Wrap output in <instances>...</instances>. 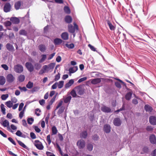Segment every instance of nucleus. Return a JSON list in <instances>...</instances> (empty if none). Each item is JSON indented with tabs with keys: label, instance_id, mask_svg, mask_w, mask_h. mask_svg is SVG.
I'll return each instance as SVG.
<instances>
[{
	"label": "nucleus",
	"instance_id": "obj_1",
	"mask_svg": "<svg viewBox=\"0 0 156 156\" xmlns=\"http://www.w3.org/2000/svg\"><path fill=\"white\" fill-rule=\"evenodd\" d=\"M74 27H73L72 25L70 24L68 26V28L69 31L72 33H74L76 30H78V29L77 25L75 23H73Z\"/></svg>",
	"mask_w": 156,
	"mask_h": 156
},
{
	"label": "nucleus",
	"instance_id": "obj_2",
	"mask_svg": "<svg viewBox=\"0 0 156 156\" xmlns=\"http://www.w3.org/2000/svg\"><path fill=\"white\" fill-rule=\"evenodd\" d=\"M14 71L16 73H21L23 71V66L20 64L15 65L13 68Z\"/></svg>",
	"mask_w": 156,
	"mask_h": 156
},
{
	"label": "nucleus",
	"instance_id": "obj_3",
	"mask_svg": "<svg viewBox=\"0 0 156 156\" xmlns=\"http://www.w3.org/2000/svg\"><path fill=\"white\" fill-rule=\"evenodd\" d=\"M34 144L36 148L39 150H42L44 148V147L42 143L38 140H35Z\"/></svg>",
	"mask_w": 156,
	"mask_h": 156
},
{
	"label": "nucleus",
	"instance_id": "obj_4",
	"mask_svg": "<svg viewBox=\"0 0 156 156\" xmlns=\"http://www.w3.org/2000/svg\"><path fill=\"white\" fill-rule=\"evenodd\" d=\"M76 93L80 95L83 94L84 92V89L81 86H78L75 87Z\"/></svg>",
	"mask_w": 156,
	"mask_h": 156
},
{
	"label": "nucleus",
	"instance_id": "obj_5",
	"mask_svg": "<svg viewBox=\"0 0 156 156\" xmlns=\"http://www.w3.org/2000/svg\"><path fill=\"white\" fill-rule=\"evenodd\" d=\"M1 124L4 127H6L8 130L12 133H13V131H12L10 128L9 126V122L7 120L2 121V122H1Z\"/></svg>",
	"mask_w": 156,
	"mask_h": 156
},
{
	"label": "nucleus",
	"instance_id": "obj_6",
	"mask_svg": "<svg viewBox=\"0 0 156 156\" xmlns=\"http://www.w3.org/2000/svg\"><path fill=\"white\" fill-rule=\"evenodd\" d=\"M77 145L80 149L83 148L85 146L84 141L82 139L79 140L77 143Z\"/></svg>",
	"mask_w": 156,
	"mask_h": 156
},
{
	"label": "nucleus",
	"instance_id": "obj_7",
	"mask_svg": "<svg viewBox=\"0 0 156 156\" xmlns=\"http://www.w3.org/2000/svg\"><path fill=\"white\" fill-rule=\"evenodd\" d=\"M6 79L7 82L11 83L12 82L14 81L15 78L12 74H9L7 75Z\"/></svg>",
	"mask_w": 156,
	"mask_h": 156
},
{
	"label": "nucleus",
	"instance_id": "obj_8",
	"mask_svg": "<svg viewBox=\"0 0 156 156\" xmlns=\"http://www.w3.org/2000/svg\"><path fill=\"white\" fill-rule=\"evenodd\" d=\"M25 66L28 70L30 72H32L33 71L34 67L31 63L27 62L26 63Z\"/></svg>",
	"mask_w": 156,
	"mask_h": 156
},
{
	"label": "nucleus",
	"instance_id": "obj_9",
	"mask_svg": "<svg viewBox=\"0 0 156 156\" xmlns=\"http://www.w3.org/2000/svg\"><path fill=\"white\" fill-rule=\"evenodd\" d=\"M101 109L102 112L105 113L110 112L111 111V109L110 108L105 105L101 107Z\"/></svg>",
	"mask_w": 156,
	"mask_h": 156
},
{
	"label": "nucleus",
	"instance_id": "obj_10",
	"mask_svg": "<svg viewBox=\"0 0 156 156\" xmlns=\"http://www.w3.org/2000/svg\"><path fill=\"white\" fill-rule=\"evenodd\" d=\"M150 122L152 125H156V117L154 116H151L149 119Z\"/></svg>",
	"mask_w": 156,
	"mask_h": 156
},
{
	"label": "nucleus",
	"instance_id": "obj_11",
	"mask_svg": "<svg viewBox=\"0 0 156 156\" xmlns=\"http://www.w3.org/2000/svg\"><path fill=\"white\" fill-rule=\"evenodd\" d=\"M11 8V5L9 3L6 4L4 6V10L5 12H8L10 11Z\"/></svg>",
	"mask_w": 156,
	"mask_h": 156
},
{
	"label": "nucleus",
	"instance_id": "obj_12",
	"mask_svg": "<svg viewBox=\"0 0 156 156\" xmlns=\"http://www.w3.org/2000/svg\"><path fill=\"white\" fill-rule=\"evenodd\" d=\"M62 42V40L60 38H56L54 40L53 43L55 45H58L61 44Z\"/></svg>",
	"mask_w": 156,
	"mask_h": 156
},
{
	"label": "nucleus",
	"instance_id": "obj_13",
	"mask_svg": "<svg viewBox=\"0 0 156 156\" xmlns=\"http://www.w3.org/2000/svg\"><path fill=\"white\" fill-rule=\"evenodd\" d=\"M121 121L119 118H116L113 120L114 124L115 126H119L121 125Z\"/></svg>",
	"mask_w": 156,
	"mask_h": 156
},
{
	"label": "nucleus",
	"instance_id": "obj_14",
	"mask_svg": "<svg viewBox=\"0 0 156 156\" xmlns=\"http://www.w3.org/2000/svg\"><path fill=\"white\" fill-rule=\"evenodd\" d=\"M10 20L13 23L15 24H18L20 22L19 19L16 17H11Z\"/></svg>",
	"mask_w": 156,
	"mask_h": 156
},
{
	"label": "nucleus",
	"instance_id": "obj_15",
	"mask_svg": "<svg viewBox=\"0 0 156 156\" xmlns=\"http://www.w3.org/2000/svg\"><path fill=\"white\" fill-rule=\"evenodd\" d=\"M104 130L105 132L106 133H109L111 130V127L109 125H105L104 127Z\"/></svg>",
	"mask_w": 156,
	"mask_h": 156
},
{
	"label": "nucleus",
	"instance_id": "obj_16",
	"mask_svg": "<svg viewBox=\"0 0 156 156\" xmlns=\"http://www.w3.org/2000/svg\"><path fill=\"white\" fill-rule=\"evenodd\" d=\"M150 140L152 144L156 143V137L154 135H152L150 136Z\"/></svg>",
	"mask_w": 156,
	"mask_h": 156
},
{
	"label": "nucleus",
	"instance_id": "obj_17",
	"mask_svg": "<svg viewBox=\"0 0 156 156\" xmlns=\"http://www.w3.org/2000/svg\"><path fill=\"white\" fill-rule=\"evenodd\" d=\"M144 109L146 112H151L153 110L152 107L148 105H145Z\"/></svg>",
	"mask_w": 156,
	"mask_h": 156
},
{
	"label": "nucleus",
	"instance_id": "obj_18",
	"mask_svg": "<svg viewBox=\"0 0 156 156\" xmlns=\"http://www.w3.org/2000/svg\"><path fill=\"white\" fill-rule=\"evenodd\" d=\"M61 37L64 40H67L68 39V34L67 32L63 33L61 35Z\"/></svg>",
	"mask_w": 156,
	"mask_h": 156
},
{
	"label": "nucleus",
	"instance_id": "obj_19",
	"mask_svg": "<svg viewBox=\"0 0 156 156\" xmlns=\"http://www.w3.org/2000/svg\"><path fill=\"white\" fill-rule=\"evenodd\" d=\"M74 82V81L73 79L70 80L69 82L67 83L65 85V87L66 88H68L70 87Z\"/></svg>",
	"mask_w": 156,
	"mask_h": 156
},
{
	"label": "nucleus",
	"instance_id": "obj_20",
	"mask_svg": "<svg viewBox=\"0 0 156 156\" xmlns=\"http://www.w3.org/2000/svg\"><path fill=\"white\" fill-rule=\"evenodd\" d=\"M78 68L77 66H74L73 67H71L69 68V71L70 73H73L76 72Z\"/></svg>",
	"mask_w": 156,
	"mask_h": 156
},
{
	"label": "nucleus",
	"instance_id": "obj_21",
	"mask_svg": "<svg viewBox=\"0 0 156 156\" xmlns=\"http://www.w3.org/2000/svg\"><path fill=\"white\" fill-rule=\"evenodd\" d=\"M101 81V80L100 78H96L93 79L91 81V83L92 84H95L100 83Z\"/></svg>",
	"mask_w": 156,
	"mask_h": 156
},
{
	"label": "nucleus",
	"instance_id": "obj_22",
	"mask_svg": "<svg viewBox=\"0 0 156 156\" xmlns=\"http://www.w3.org/2000/svg\"><path fill=\"white\" fill-rule=\"evenodd\" d=\"M107 23L109 27V28L112 31L114 30H115V27L114 26H113L109 21H107Z\"/></svg>",
	"mask_w": 156,
	"mask_h": 156
},
{
	"label": "nucleus",
	"instance_id": "obj_23",
	"mask_svg": "<svg viewBox=\"0 0 156 156\" xmlns=\"http://www.w3.org/2000/svg\"><path fill=\"white\" fill-rule=\"evenodd\" d=\"M87 135V131H84L82 132L80 134V137L82 138H86Z\"/></svg>",
	"mask_w": 156,
	"mask_h": 156
},
{
	"label": "nucleus",
	"instance_id": "obj_24",
	"mask_svg": "<svg viewBox=\"0 0 156 156\" xmlns=\"http://www.w3.org/2000/svg\"><path fill=\"white\" fill-rule=\"evenodd\" d=\"M72 18L69 16H67L65 17V21L68 23H70L72 21Z\"/></svg>",
	"mask_w": 156,
	"mask_h": 156
},
{
	"label": "nucleus",
	"instance_id": "obj_25",
	"mask_svg": "<svg viewBox=\"0 0 156 156\" xmlns=\"http://www.w3.org/2000/svg\"><path fill=\"white\" fill-rule=\"evenodd\" d=\"M6 48L9 51H12L14 49V47L12 45L9 43H8L6 45Z\"/></svg>",
	"mask_w": 156,
	"mask_h": 156
},
{
	"label": "nucleus",
	"instance_id": "obj_26",
	"mask_svg": "<svg viewBox=\"0 0 156 156\" xmlns=\"http://www.w3.org/2000/svg\"><path fill=\"white\" fill-rule=\"evenodd\" d=\"M52 135H55L58 132V130L56 127L54 126L51 128Z\"/></svg>",
	"mask_w": 156,
	"mask_h": 156
},
{
	"label": "nucleus",
	"instance_id": "obj_27",
	"mask_svg": "<svg viewBox=\"0 0 156 156\" xmlns=\"http://www.w3.org/2000/svg\"><path fill=\"white\" fill-rule=\"evenodd\" d=\"M5 79L2 76H0V85H3L5 83Z\"/></svg>",
	"mask_w": 156,
	"mask_h": 156
},
{
	"label": "nucleus",
	"instance_id": "obj_28",
	"mask_svg": "<svg viewBox=\"0 0 156 156\" xmlns=\"http://www.w3.org/2000/svg\"><path fill=\"white\" fill-rule=\"evenodd\" d=\"M48 68V66L44 65L43 67V68L41 70L39 74H42L45 72L46 70Z\"/></svg>",
	"mask_w": 156,
	"mask_h": 156
},
{
	"label": "nucleus",
	"instance_id": "obj_29",
	"mask_svg": "<svg viewBox=\"0 0 156 156\" xmlns=\"http://www.w3.org/2000/svg\"><path fill=\"white\" fill-rule=\"evenodd\" d=\"M40 50L41 52H44L46 50V47L43 44L40 45L39 46Z\"/></svg>",
	"mask_w": 156,
	"mask_h": 156
},
{
	"label": "nucleus",
	"instance_id": "obj_30",
	"mask_svg": "<svg viewBox=\"0 0 156 156\" xmlns=\"http://www.w3.org/2000/svg\"><path fill=\"white\" fill-rule=\"evenodd\" d=\"M25 79V76L24 75H21L19 76L18 78V80L20 82H23Z\"/></svg>",
	"mask_w": 156,
	"mask_h": 156
},
{
	"label": "nucleus",
	"instance_id": "obj_31",
	"mask_svg": "<svg viewBox=\"0 0 156 156\" xmlns=\"http://www.w3.org/2000/svg\"><path fill=\"white\" fill-rule=\"evenodd\" d=\"M64 82L63 81H60L57 82V86L58 88L60 89L62 88L63 86Z\"/></svg>",
	"mask_w": 156,
	"mask_h": 156
},
{
	"label": "nucleus",
	"instance_id": "obj_32",
	"mask_svg": "<svg viewBox=\"0 0 156 156\" xmlns=\"http://www.w3.org/2000/svg\"><path fill=\"white\" fill-rule=\"evenodd\" d=\"M132 93L130 92L128 93L125 96V98L126 100H129L132 96Z\"/></svg>",
	"mask_w": 156,
	"mask_h": 156
},
{
	"label": "nucleus",
	"instance_id": "obj_33",
	"mask_svg": "<svg viewBox=\"0 0 156 156\" xmlns=\"http://www.w3.org/2000/svg\"><path fill=\"white\" fill-rule=\"evenodd\" d=\"M71 98L72 97L70 96H67L64 99V102L66 103H69L70 102Z\"/></svg>",
	"mask_w": 156,
	"mask_h": 156
},
{
	"label": "nucleus",
	"instance_id": "obj_34",
	"mask_svg": "<svg viewBox=\"0 0 156 156\" xmlns=\"http://www.w3.org/2000/svg\"><path fill=\"white\" fill-rule=\"evenodd\" d=\"M21 2L20 1H18L16 2L15 5L16 9L17 10L19 9L21 6Z\"/></svg>",
	"mask_w": 156,
	"mask_h": 156
},
{
	"label": "nucleus",
	"instance_id": "obj_35",
	"mask_svg": "<svg viewBox=\"0 0 156 156\" xmlns=\"http://www.w3.org/2000/svg\"><path fill=\"white\" fill-rule=\"evenodd\" d=\"M5 105L8 107L11 108L12 106L13 103L11 101H9L6 102L5 103Z\"/></svg>",
	"mask_w": 156,
	"mask_h": 156
},
{
	"label": "nucleus",
	"instance_id": "obj_36",
	"mask_svg": "<svg viewBox=\"0 0 156 156\" xmlns=\"http://www.w3.org/2000/svg\"><path fill=\"white\" fill-rule=\"evenodd\" d=\"M18 144L21 147H23V148H25V149H27V146L24 144L22 142H21L20 141L17 140V141Z\"/></svg>",
	"mask_w": 156,
	"mask_h": 156
},
{
	"label": "nucleus",
	"instance_id": "obj_37",
	"mask_svg": "<svg viewBox=\"0 0 156 156\" xmlns=\"http://www.w3.org/2000/svg\"><path fill=\"white\" fill-rule=\"evenodd\" d=\"M41 58L39 62L40 63H42L44 62L47 56L46 55H41Z\"/></svg>",
	"mask_w": 156,
	"mask_h": 156
},
{
	"label": "nucleus",
	"instance_id": "obj_38",
	"mask_svg": "<svg viewBox=\"0 0 156 156\" xmlns=\"http://www.w3.org/2000/svg\"><path fill=\"white\" fill-rule=\"evenodd\" d=\"M76 91L75 89V88L73 89L70 92V94L73 97H76Z\"/></svg>",
	"mask_w": 156,
	"mask_h": 156
},
{
	"label": "nucleus",
	"instance_id": "obj_39",
	"mask_svg": "<svg viewBox=\"0 0 156 156\" xmlns=\"http://www.w3.org/2000/svg\"><path fill=\"white\" fill-rule=\"evenodd\" d=\"M33 86V83L32 82L29 81L26 85V87L28 89L31 88Z\"/></svg>",
	"mask_w": 156,
	"mask_h": 156
},
{
	"label": "nucleus",
	"instance_id": "obj_40",
	"mask_svg": "<svg viewBox=\"0 0 156 156\" xmlns=\"http://www.w3.org/2000/svg\"><path fill=\"white\" fill-rule=\"evenodd\" d=\"M0 106L1 109V111L3 114L5 115L6 113L5 108L4 107V105L3 104H1V105Z\"/></svg>",
	"mask_w": 156,
	"mask_h": 156
},
{
	"label": "nucleus",
	"instance_id": "obj_41",
	"mask_svg": "<svg viewBox=\"0 0 156 156\" xmlns=\"http://www.w3.org/2000/svg\"><path fill=\"white\" fill-rule=\"evenodd\" d=\"M64 10L65 12L67 14H69L70 12V11L69 7L67 6H65L64 7Z\"/></svg>",
	"mask_w": 156,
	"mask_h": 156
},
{
	"label": "nucleus",
	"instance_id": "obj_42",
	"mask_svg": "<svg viewBox=\"0 0 156 156\" xmlns=\"http://www.w3.org/2000/svg\"><path fill=\"white\" fill-rule=\"evenodd\" d=\"M35 69L37 70L40 69L41 67V65L39 63H37L34 65Z\"/></svg>",
	"mask_w": 156,
	"mask_h": 156
},
{
	"label": "nucleus",
	"instance_id": "obj_43",
	"mask_svg": "<svg viewBox=\"0 0 156 156\" xmlns=\"http://www.w3.org/2000/svg\"><path fill=\"white\" fill-rule=\"evenodd\" d=\"M65 45L68 48L70 49L73 48L74 46V44L73 43H71L70 44H66Z\"/></svg>",
	"mask_w": 156,
	"mask_h": 156
},
{
	"label": "nucleus",
	"instance_id": "obj_44",
	"mask_svg": "<svg viewBox=\"0 0 156 156\" xmlns=\"http://www.w3.org/2000/svg\"><path fill=\"white\" fill-rule=\"evenodd\" d=\"M9 97V95L7 94H2L1 96V98L3 100H6Z\"/></svg>",
	"mask_w": 156,
	"mask_h": 156
},
{
	"label": "nucleus",
	"instance_id": "obj_45",
	"mask_svg": "<svg viewBox=\"0 0 156 156\" xmlns=\"http://www.w3.org/2000/svg\"><path fill=\"white\" fill-rule=\"evenodd\" d=\"M64 108L63 107H62L60 108L58 110V114H60L62 113L64 111Z\"/></svg>",
	"mask_w": 156,
	"mask_h": 156
},
{
	"label": "nucleus",
	"instance_id": "obj_46",
	"mask_svg": "<svg viewBox=\"0 0 156 156\" xmlns=\"http://www.w3.org/2000/svg\"><path fill=\"white\" fill-rule=\"evenodd\" d=\"M19 34L20 35H26L27 34V33L25 30H23L19 31Z\"/></svg>",
	"mask_w": 156,
	"mask_h": 156
},
{
	"label": "nucleus",
	"instance_id": "obj_47",
	"mask_svg": "<svg viewBox=\"0 0 156 156\" xmlns=\"http://www.w3.org/2000/svg\"><path fill=\"white\" fill-rule=\"evenodd\" d=\"M87 148L88 151H91L93 150V146L91 144H89L87 145Z\"/></svg>",
	"mask_w": 156,
	"mask_h": 156
},
{
	"label": "nucleus",
	"instance_id": "obj_48",
	"mask_svg": "<svg viewBox=\"0 0 156 156\" xmlns=\"http://www.w3.org/2000/svg\"><path fill=\"white\" fill-rule=\"evenodd\" d=\"M27 121L28 123L30 125H31L34 121V119L32 118H29L28 119Z\"/></svg>",
	"mask_w": 156,
	"mask_h": 156
},
{
	"label": "nucleus",
	"instance_id": "obj_49",
	"mask_svg": "<svg viewBox=\"0 0 156 156\" xmlns=\"http://www.w3.org/2000/svg\"><path fill=\"white\" fill-rule=\"evenodd\" d=\"M50 137V135H48L47 136L46 140L49 145L50 144L51 142Z\"/></svg>",
	"mask_w": 156,
	"mask_h": 156
},
{
	"label": "nucleus",
	"instance_id": "obj_50",
	"mask_svg": "<svg viewBox=\"0 0 156 156\" xmlns=\"http://www.w3.org/2000/svg\"><path fill=\"white\" fill-rule=\"evenodd\" d=\"M4 24L5 26H10L11 24V23L9 21H6L4 22Z\"/></svg>",
	"mask_w": 156,
	"mask_h": 156
},
{
	"label": "nucleus",
	"instance_id": "obj_51",
	"mask_svg": "<svg viewBox=\"0 0 156 156\" xmlns=\"http://www.w3.org/2000/svg\"><path fill=\"white\" fill-rule=\"evenodd\" d=\"M16 134L19 136L24 137V136L22 135V133L20 130H17L16 133Z\"/></svg>",
	"mask_w": 156,
	"mask_h": 156
},
{
	"label": "nucleus",
	"instance_id": "obj_52",
	"mask_svg": "<svg viewBox=\"0 0 156 156\" xmlns=\"http://www.w3.org/2000/svg\"><path fill=\"white\" fill-rule=\"evenodd\" d=\"M87 79V77H82V78L78 80V82L79 83H80L83 81L86 80Z\"/></svg>",
	"mask_w": 156,
	"mask_h": 156
},
{
	"label": "nucleus",
	"instance_id": "obj_53",
	"mask_svg": "<svg viewBox=\"0 0 156 156\" xmlns=\"http://www.w3.org/2000/svg\"><path fill=\"white\" fill-rule=\"evenodd\" d=\"M18 88L21 90V91H26L27 90L26 88L25 87H21L20 86H19L18 87Z\"/></svg>",
	"mask_w": 156,
	"mask_h": 156
},
{
	"label": "nucleus",
	"instance_id": "obj_54",
	"mask_svg": "<svg viewBox=\"0 0 156 156\" xmlns=\"http://www.w3.org/2000/svg\"><path fill=\"white\" fill-rule=\"evenodd\" d=\"M1 67L5 70H7L9 69L8 67L6 64L2 65Z\"/></svg>",
	"mask_w": 156,
	"mask_h": 156
},
{
	"label": "nucleus",
	"instance_id": "obj_55",
	"mask_svg": "<svg viewBox=\"0 0 156 156\" xmlns=\"http://www.w3.org/2000/svg\"><path fill=\"white\" fill-rule=\"evenodd\" d=\"M60 78V74L59 73H58L57 75L55 76V78L54 79L55 81H57Z\"/></svg>",
	"mask_w": 156,
	"mask_h": 156
},
{
	"label": "nucleus",
	"instance_id": "obj_56",
	"mask_svg": "<svg viewBox=\"0 0 156 156\" xmlns=\"http://www.w3.org/2000/svg\"><path fill=\"white\" fill-rule=\"evenodd\" d=\"M8 139L14 145H16V143H15V141L11 137H10L8 138Z\"/></svg>",
	"mask_w": 156,
	"mask_h": 156
},
{
	"label": "nucleus",
	"instance_id": "obj_57",
	"mask_svg": "<svg viewBox=\"0 0 156 156\" xmlns=\"http://www.w3.org/2000/svg\"><path fill=\"white\" fill-rule=\"evenodd\" d=\"M55 66V64L54 63H52L50 64L48 66V68H50L51 69H53L54 67Z\"/></svg>",
	"mask_w": 156,
	"mask_h": 156
},
{
	"label": "nucleus",
	"instance_id": "obj_58",
	"mask_svg": "<svg viewBox=\"0 0 156 156\" xmlns=\"http://www.w3.org/2000/svg\"><path fill=\"white\" fill-rule=\"evenodd\" d=\"M30 136L32 139H35L36 138V137L35 134L33 132H31L30 133Z\"/></svg>",
	"mask_w": 156,
	"mask_h": 156
},
{
	"label": "nucleus",
	"instance_id": "obj_59",
	"mask_svg": "<svg viewBox=\"0 0 156 156\" xmlns=\"http://www.w3.org/2000/svg\"><path fill=\"white\" fill-rule=\"evenodd\" d=\"M24 114V111H22L21 112H20L19 115V117L20 119H21L23 116V115Z\"/></svg>",
	"mask_w": 156,
	"mask_h": 156
},
{
	"label": "nucleus",
	"instance_id": "obj_60",
	"mask_svg": "<svg viewBox=\"0 0 156 156\" xmlns=\"http://www.w3.org/2000/svg\"><path fill=\"white\" fill-rule=\"evenodd\" d=\"M88 46L90 48L91 50L93 51H96V49L93 46H92L90 44H89Z\"/></svg>",
	"mask_w": 156,
	"mask_h": 156
},
{
	"label": "nucleus",
	"instance_id": "obj_61",
	"mask_svg": "<svg viewBox=\"0 0 156 156\" xmlns=\"http://www.w3.org/2000/svg\"><path fill=\"white\" fill-rule=\"evenodd\" d=\"M57 82L55 83L51 86V89H55L57 87Z\"/></svg>",
	"mask_w": 156,
	"mask_h": 156
},
{
	"label": "nucleus",
	"instance_id": "obj_62",
	"mask_svg": "<svg viewBox=\"0 0 156 156\" xmlns=\"http://www.w3.org/2000/svg\"><path fill=\"white\" fill-rule=\"evenodd\" d=\"M39 89V87H35L33 88L32 90V92H34L38 91Z\"/></svg>",
	"mask_w": 156,
	"mask_h": 156
},
{
	"label": "nucleus",
	"instance_id": "obj_63",
	"mask_svg": "<svg viewBox=\"0 0 156 156\" xmlns=\"http://www.w3.org/2000/svg\"><path fill=\"white\" fill-rule=\"evenodd\" d=\"M63 101L62 100L60 101L59 102L58 104L56 107V109H58L62 105Z\"/></svg>",
	"mask_w": 156,
	"mask_h": 156
},
{
	"label": "nucleus",
	"instance_id": "obj_64",
	"mask_svg": "<svg viewBox=\"0 0 156 156\" xmlns=\"http://www.w3.org/2000/svg\"><path fill=\"white\" fill-rule=\"evenodd\" d=\"M46 154L48 156H55V155L52 153L48 151L46 152Z\"/></svg>",
	"mask_w": 156,
	"mask_h": 156
}]
</instances>
